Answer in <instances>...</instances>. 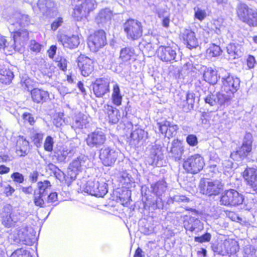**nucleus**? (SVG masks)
<instances>
[{
	"label": "nucleus",
	"instance_id": "nucleus-49",
	"mask_svg": "<svg viewBox=\"0 0 257 257\" xmlns=\"http://www.w3.org/2000/svg\"><path fill=\"white\" fill-rule=\"evenodd\" d=\"M11 177L13 181L18 184H22L24 181V177L23 175L18 172H16L11 174Z\"/></svg>",
	"mask_w": 257,
	"mask_h": 257
},
{
	"label": "nucleus",
	"instance_id": "nucleus-30",
	"mask_svg": "<svg viewBox=\"0 0 257 257\" xmlns=\"http://www.w3.org/2000/svg\"><path fill=\"white\" fill-rule=\"evenodd\" d=\"M111 101L116 106H119L122 104V95L121 94L120 89L117 84H115L113 86Z\"/></svg>",
	"mask_w": 257,
	"mask_h": 257
},
{
	"label": "nucleus",
	"instance_id": "nucleus-13",
	"mask_svg": "<svg viewBox=\"0 0 257 257\" xmlns=\"http://www.w3.org/2000/svg\"><path fill=\"white\" fill-rule=\"evenodd\" d=\"M87 193L98 197H103L107 192L106 185L94 180L88 181L84 187Z\"/></svg>",
	"mask_w": 257,
	"mask_h": 257
},
{
	"label": "nucleus",
	"instance_id": "nucleus-32",
	"mask_svg": "<svg viewBox=\"0 0 257 257\" xmlns=\"http://www.w3.org/2000/svg\"><path fill=\"white\" fill-rule=\"evenodd\" d=\"M223 22V20L221 18L213 19L211 23L210 31L217 35H220L224 28Z\"/></svg>",
	"mask_w": 257,
	"mask_h": 257
},
{
	"label": "nucleus",
	"instance_id": "nucleus-1",
	"mask_svg": "<svg viewBox=\"0 0 257 257\" xmlns=\"http://www.w3.org/2000/svg\"><path fill=\"white\" fill-rule=\"evenodd\" d=\"M235 13L237 19L250 28L257 27V8L243 2L238 4Z\"/></svg>",
	"mask_w": 257,
	"mask_h": 257
},
{
	"label": "nucleus",
	"instance_id": "nucleus-15",
	"mask_svg": "<svg viewBox=\"0 0 257 257\" xmlns=\"http://www.w3.org/2000/svg\"><path fill=\"white\" fill-rule=\"evenodd\" d=\"M81 160L77 158L70 164L66 174H64V183L68 186L76 179L79 172L81 171Z\"/></svg>",
	"mask_w": 257,
	"mask_h": 257
},
{
	"label": "nucleus",
	"instance_id": "nucleus-38",
	"mask_svg": "<svg viewBox=\"0 0 257 257\" xmlns=\"http://www.w3.org/2000/svg\"><path fill=\"white\" fill-rule=\"evenodd\" d=\"M217 104L220 106L228 105L232 97V95L229 94H223L220 92H217Z\"/></svg>",
	"mask_w": 257,
	"mask_h": 257
},
{
	"label": "nucleus",
	"instance_id": "nucleus-42",
	"mask_svg": "<svg viewBox=\"0 0 257 257\" xmlns=\"http://www.w3.org/2000/svg\"><path fill=\"white\" fill-rule=\"evenodd\" d=\"M54 145L53 139L50 136H47L44 141V149L46 151L51 152L53 151Z\"/></svg>",
	"mask_w": 257,
	"mask_h": 257
},
{
	"label": "nucleus",
	"instance_id": "nucleus-41",
	"mask_svg": "<svg viewBox=\"0 0 257 257\" xmlns=\"http://www.w3.org/2000/svg\"><path fill=\"white\" fill-rule=\"evenodd\" d=\"M2 224L7 228L12 227L14 224V221L11 213H7L2 217Z\"/></svg>",
	"mask_w": 257,
	"mask_h": 257
},
{
	"label": "nucleus",
	"instance_id": "nucleus-2",
	"mask_svg": "<svg viewBox=\"0 0 257 257\" xmlns=\"http://www.w3.org/2000/svg\"><path fill=\"white\" fill-rule=\"evenodd\" d=\"M123 30L129 40L135 41L141 39L143 35L144 26L137 19L128 18L123 24Z\"/></svg>",
	"mask_w": 257,
	"mask_h": 257
},
{
	"label": "nucleus",
	"instance_id": "nucleus-3",
	"mask_svg": "<svg viewBox=\"0 0 257 257\" xmlns=\"http://www.w3.org/2000/svg\"><path fill=\"white\" fill-rule=\"evenodd\" d=\"M73 1L76 2H81L80 4L75 6L72 13V18L77 22H80L87 19L90 13L94 11L97 6L95 0Z\"/></svg>",
	"mask_w": 257,
	"mask_h": 257
},
{
	"label": "nucleus",
	"instance_id": "nucleus-24",
	"mask_svg": "<svg viewBox=\"0 0 257 257\" xmlns=\"http://www.w3.org/2000/svg\"><path fill=\"white\" fill-rule=\"evenodd\" d=\"M157 124L160 133L168 138L175 136L179 129L177 124H172L167 120L158 122Z\"/></svg>",
	"mask_w": 257,
	"mask_h": 257
},
{
	"label": "nucleus",
	"instance_id": "nucleus-20",
	"mask_svg": "<svg viewBox=\"0 0 257 257\" xmlns=\"http://www.w3.org/2000/svg\"><path fill=\"white\" fill-rule=\"evenodd\" d=\"M184 152L185 147L183 141L178 138L174 139L169 151L171 158L175 161H179L182 159Z\"/></svg>",
	"mask_w": 257,
	"mask_h": 257
},
{
	"label": "nucleus",
	"instance_id": "nucleus-8",
	"mask_svg": "<svg viewBox=\"0 0 257 257\" xmlns=\"http://www.w3.org/2000/svg\"><path fill=\"white\" fill-rule=\"evenodd\" d=\"M120 153L109 147L102 148L99 150V158L101 163L106 167L112 166L119 157Z\"/></svg>",
	"mask_w": 257,
	"mask_h": 257
},
{
	"label": "nucleus",
	"instance_id": "nucleus-23",
	"mask_svg": "<svg viewBox=\"0 0 257 257\" xmlns=\"http://www.w3.org/2000/svg\"><path fill=\"white\" fill-rule=\"evenodd\" d=\"M180 39L186 47L190 49L196 48L198 45V39L195 33L190 29H185L180 35Z\"/></svg>",
	"mask_w": 257,
	"mask_h": 257
},
{
	"label": "nucleus",
	"instance_id": "nucleus-45",
	"mask_svg": "<svg viewBox=\"0 0 257 257\" xmlns=\"http://www.w3.org/2000/svg\"><path fill=\"white\" fill-rule=\"evenodd\" d=\"M211 235L209 232H205L203 234L199 236H195L194 240L195 242L199 243H203L205 242H209L211 240Z\"/></svg>",
	"mask_w": 257,
	"mask_h": 257
},
{
	"label": "nucleus",
	"instance_id": "nucleus-53",
	"mask_svg": "<svg viewBox=\"0 0 257 257\" xmlns=\"http://www.w3.org/2000/svg\"><path fill=\"white\" fill-rule=\"evenodd\" d=\"M22 117L25 121H27L31 125H34L35 123L36 120L34 117L29 112H25L23 113Z\"/></svg>",
	"mask_w": 257,
	"mask_h": 257
},
{
	"label": "nucleus",
	"instance_id": "nucleus-14",
	"mask_svg": "<svg viewBox=\"0 0 257 257\" xmlns=\"http://www.w3.org/2000/svg\"><path fill=\"white\" fill-rule=\"evenodd\" d=\"M91 85L93 94L97 98H102L110 92V82L107 78H96Z\"/></svg>",
	"mask_w": 257,
	"mask_h": 257
},
{
	"label": "nucleus",
	"instance_id": "nucleus-26",
	"mask_svg": "<svg viewBox=\"0 0 257 257\" xmlns=\"http://www.w3.org/2000/svg\"><path fill=\"white\" fill-rule=\"evenodd\" d=\"M136 54L135 49L131 47H125L120 51L119 59L122 63L129 62L131 60H135Z\"/></svg>",
	"mask_w": 257,
	"mask_h": 257
},
{
	"label": "nucleus",
	"instance_id": "nucleus-59",
	"mask_svg": "<svg viewBox=\"0 0 257 257\" xmlns=\"http://www.w3.org/2000/svg\"><path fill=\"white\" fill-rule=\"evenodd\" d=\"M49 2L52 3L53 6L55 5V4L53 2H51V0H38L37 5L40 10L44 9L47 8V4Z\"/></svg>",
	"mask_w": 257,
	"mask_h": 257
},
{
	"label": "nucleus",
	"instance_id": "nucleus-57",
	"mask_svg": "<svg viewBox=\"0 0 257 257\" xmlns=\"http://www.w3.org/2000/svg\"><path fill=\"white\" fill-rule=\"evenodd\" d=\"M63 23V19L62 17H58L54 20L51 24V29L53 31H56Z\"/></svg>",
	"mask_w": 257,
	"mask_h": 257
},
{
	"label": "nucleus",
	"instance_id": "nucleus-5",
	"mask_svg": "<svg viewBox=\"0 0 257 257\" xmlns=\"http://www.w3.org/2000/svg\"><path fill=\"white\" fill-rule=\"evenodd\" d=\"M205 165L203 157L199 154L189 156L183 163V168L188 174H196L201 171Z\"/></svg>",
	"mask_w": 257,
	"mask_h": 257
},
{
	"label": "nucleus",
	"instance_id": "nucleus-19",
	"mask_svg": "<svg viewBox=\"0 0 257 257\" xmlns=\"http://www.w3.org/2000/svg\"><path fill=\"white\" fill-rule=\"evenodd\" d=\"M102 113L105 120L110 123H116L120 118L119 110L112 105L105 104L102 108Z\"/></svg>",
	"mask_w": 257,
	"mask_h": 257
},
{
	"label": "nucleus",
	"instance_id": "nucleus-11",
	"mask_svg": "<svg viewBox=\"0 0 257 257\" xmlns=\"http://www.w3.org/2000/svg\"><path fill=\"white\" fill-rule=\"evenodd\" d=\"M239 79L230 73L222 78L221 90L226 94L233 96L239 89Z\"/></svg>",
	"mask_w": 257,
	"mask_h": 257
},
{
	"label": "nucleus",
	"instance_id": "nucleus-54",
	"mask_svg": "<svg viewBox=\"0 0 257 257\" xmlns=\"http://www.w3.org/2000/svg\"><path fill=\"white\" fill-rule=\"evenodd\" d=\"M42 45L35 40H32L30 44V48L31 51L35 53H39L41 51Z\"/></svg>",
	"mask_w": 257,
	"mask_h": 257
},
{
	"label": "nucleus",
	"instance_id": "nucleus-60",
	"mask_svg": "<svg viewBox=\"0 0 257 257\" xmlns=\"http://www.w3.org/2000/svg\"><path fill=\"white\" fill-rule=\"evenodd\" d=\"M57 47L55 45H52L50 48L48 50L47 53L48 54L49 57L51 59H53L56 53Z\"/></svg>",
	"mask_w": 257,
	"mask_h": 257
},
{
	"label": "nucleus",
	"instance_id": "nucleus-62",
	"mask_svg": "<svg viewBox=\"0 0 257 257\" xmlns=\"http://www.w3.org/2000/svg\"><path fill=\"white\" fill-rule=\"evenodd\" d=\"M226 213L227 216L232 221H236L238 219L237 214L233 211H227Z\"/></svg>",
	"mask_w": 257,
	"mask_h": 257
},
{
	"label": "nucleus",
	"instance_id": "nucleus-6",
	"mask_svg": "<svg viewBox=\"0 0 257 257\" xmlns=\"http://www.w3.org/2000/svg\"><path fill=\"white\" fill-rule=\"evenodd\" d=\"M87 44L91 51H98L107 44L106 32L102 29L94 31L88 35Z\"/></svg>",
	"mask_w": 257,
	"mask_h": 257
},
{
	"label": "nucleus",
	"instance_id": "nucleus-18",
	"mask_svg": "<svg viewBox=\"0 0 257 257\" xmlns=\"http://www.w3.org/2000/svg\"><path fill=\"white\" fill-rule=\"evenodd\" d=\"M106 141V135L101 131H95L89 133L85 139L86 144L90 148L103 146Z\"/></svg>",
	"mask_w": 257,
	"mask_h": 257
},
{
	"label": "nucleus",
	"instance_id": "nucleus-64",
	"mask_svg": "<svg viewBox=\"0 0 257 257\" xmlns=\"http://www.w3.org/2000/svg\"><path fill=\"white\" fill-rule=\"evenodd\" d=\"M134 257H145L144 252L143 249L138 247L135 251Z\"/></svg>",
	"mask_w": 257,
	"mask_h": 257
},
{
	"label": "nucleus",
	"instance_id": "nucleus-17",
	"mask_svg": "<svg viewBox=\"0 0 257 257\" xmlns=\"http://www.w3.org/2000/svg\"><path fill=\"white\" fill-rule=\"evenodd\" d=\"M241 176L246 185L257 194V169L247 167L241 173Z\"/></svg>",
	"mask_w": 257,
	"mask_h": 257
},
{
	"label": "nucleus",
	"instance_id": "nucleus-28",
	"mask_svg": "<svg viewBox=\"0 0 257 257\" xmlns=\"http://www.w3.org/2000/svg\"><path fill=\"white\" fill-rule=\"evenodd\" d=\"M112 13L108 10L104 9L101 10L95 18L96 24L100 26L110 22L112 18Z\"/></svg>",
	"mask_w": 257,
	"mask_h": 257
},
{
	"label": "nucleus",
	"instance_id": "nucleus-4",
	"mask_svg": "<svg viewBox=\"0 0 257 257\" xmlns=\"http://www.w3.org/2000/svg\"><path fill=\"white\" fill-rule=\"evenodd\" d=\"M223 188L224 184L222 181L217 179L202 178L199 184L200 192L209 197L219 195Z\"/></svg>",
	"mask_w": 257,
	"mask_h": 257
},
{
	"label": "nucleus",
	"instance_id": "nucleus-31",
	"mask_svg": "<svg viewBox=\"0 0 257 257\" xmlns=\"http://www.w3.org/2000/svg\"><path fill=\"white\" fill-rule=\"evenodd\" d=\"M69 153L68 149L64 148H60L55 151L53 158L58 163H64Z\"/></svg>",
	"mask_w": 257,
	"mask_h": 257
},
{
	"label": "nucleus",
	"instance_id": "nucleus-29",
	"mask_svg": "<svg viewBox=\"0 0 257 257\" xmlns=\"http://www.w3.org/2000/svg\"><path fill=\"white\" fill-rule=\"evenodd\" d=\"M47 193L38 191L34 193L33 200L35 206L40 208L47 207L46 203Z\"/></svg>",
	"mask_w": 257,
	"mask_h": 257
},
{
	"label": "nucleus",
	"instance_id": "nucleus-56",
	"mask_svg": "<svg viewBox=\"0 0 257 257\" xmlns=\"http://www.w3.org/2000/svg\"><path fill=\"white\" fill-rule=\"evenodd\" d=\"M256 249L252 246L246 248L244 251V257H257Z\"/></svg>",
	"mask_w": 257,
	"mask_h": 257
},
{
	"label": "nucleus",
	"instance_id": "nucleus-40",
	"mask_svg": "<svg viewBox=\"0 0 257 257\" xmlns=\"http://www.w3.org/2000/svg\"><path fill=\"white\" fill-rule=\"evenodd\" d=\"M10 257H32L28 250L20 248L13 251Z\"/></svg>",
	"mask_w": 257,
	"mask_h": 257
},
{
	"label": "nucleus",
	"instance_id": "nucleus-44",
	"mask_svg": "<svg viewBox=\"0 0 257 257\" xmlns=\"http://www.w3.org/2000/svg\"><path fill=\"white\" fill-rule=\"evenodd\" d=\"M205 102L210 106H214L217 104V94L210 93L204 99Z\"/></svg>",
	"mask_w": 257,
	"mask_h": 257
},
{
	"label": "nucleus",
	"instance_id": "nucleus-43",
	"mask_svg": "<svg viewBox=\"0 0 257 257\" xmlns=\"http://www.w3.org/2000/svg\"><path fill=\"white\" fill-rule=\"evenodd\" d=\"M184 226L186 230H189L191 232L195 231L196 228L194 219L190 218L188 220H185L184 221Z\"/></svg>",
	"mask_w": 257,
	"mask_h": 257
},
{
	"label": "nucleus",
	"instance_id": "nucleus-10",
	"mask_svg": "<svg viewBox=\"0 0 257 257\" xmlns=\"http://www.w3.org/2000/svg\"><path fill=\"white\" fill-rule=\"evenodd\" d=\"M76 62L80 74L83 77H88L94 72L95 67V61L85 55H80Z\"/></svg>",
	"mask_w": 257,
	"mask_h": 257
},
{
	"label": "nucleus",
	"instance_id": "nucleus-63",
	"mask_svg": "<svg viewBox=\"0 0 257 257\" xmlns=\"http://www.w3.org/2000/svg\"><path fill=\"white\" fill-rule=\"evenodd\" d=\"M39 174L36 171L33 172L30 175L29 178L32 182L35 183L37 182Z\"/></svg>",
	"mask_w": 257,
	"mask_h": 257
},
{
	"label": "nucleus",
	"instance_id": "nucleus-21",
	"mask_svg": "<svg viewBox=\"0 0 257 257\" xmlns=\"http://www.w3.org/2000/svg\"><path fill=\"white\" fill-rule=\"evenodd\" d=\"M30 95L33 102L36 104H43L51 100L49 92L41 88H33Z\"/></svg>",
	"mask_w": 257,
	"mask_h": 257
},
{
	"label": "nucleus",
	"instance_id": "nucleus-39",
	"mask_svg": "<svg viewBox=\"0 0 257 257\" xmlns=\"http://www.w3.org/2000/svg\"><path fill=\"white\" fill-rule=\"evenodd\" d=\"M55 62L60 70L63 72H66L67 70L68 61L65 57L61 56H58Z\"/></svg>",
	"mask_w": 257,
	"mask_h": 257
},
{
	"label": "nucleus",
	"instance_id": "nucleus-9",
	"mask_svg": "<svg viewBox=\"0 0 257 257\" xmlns=\"http://www.w3.org/2000/svg\"><path fill=\"white\" fill-rule=\"evenodd\" d=\"M214 252L221 255H231L236 253V242L233 239H224L214 244L212 246Z\"/></svg>",
	"mask_w": 257,
	"mask_h": 257
},
{
	"label": "nucleus",
	"instance_id": "nucleus-50",
	"mask_svg": "<svg viewBox=\"0 0 257 257\" xmlns=\"http://www.w3.org/2000/svg\"><path fill=\"white\" fill-rule=\"evenodd\" d=\"M194 18L200 22L203 21L207 17V14L204 10L198 9L194 13Z\"/></svg>",
	"mask_w": 257,
	"mask_h": 257
},
{
	"label": "nucleus",
	"instance_id": "nucleus-33",
	"mask_svg": "<svg viewBox=\"0 0 257 257\" xmlns=\"http://www.w3.org/2000/svg\"><path fill=\"white\" fill-rule=\"evenodd\" d=\"M14 43L29 39V32L26 29H19L13 32Z\"/></svg>",
	"mask_w": 257,
	"mask_h": 257
},
{
	"label": "nucleus",
	"instance_id": "nucleus-27",
	"mask_svg": "<svg viewBox=\"0 0 257 257\" xmlns=\"http://www.w3.org/2000/svg\"><path fill=\"white\" fill-rule=\"evenodd\" d=\"M219 78L217 71L211 68H207L203 72V80L210 85L216 84Z\"/></svg>",
	"mask_w": 257,
	"mask_h": 257
},
{
	"label": "nucleus",
	"instance_id": "nucleus-25",
	"mask_svg": "<svg viewBox=\"0 0 257 257\" xmlns=\"http://www.w3.org/2000/svg\"><path fill=\"white\" fill-rule=\"evenodd\" d=\"M14 76V72L9 67L3 66L0 68L1 84L4 85L10 84L12 82Z\"/></svg>",
	"mask_w": 257,
	"mask_h": 257
},
{
	"label": "nucleus",
	"instance_id": "nucleus-52",
	"mask_svg": "<svg viewBox=\"0 0 257 257\" xmlns=\"http://www.w3.org/2000/svg\"><path fill=\"white\" fill-rule=\"evenodd\" d=\"M245 62L247 67V69L249 70L253 69L256 63L255 57L251 55L247 56Z\"/></svg>",
	"mask_w": 257,
	"mask_h": 257
},
{
	"label": "nucleus",
	"instance_id": "nucleus-12",
	"mask_svg": "<svg viewBox=\"0 0 257 257\" xmlns=\"http://www.w3.org/2000/svg\"><path fill=\"white\" fill-rule=\"evenodd\" d=\"M252 143L251 135L250 133H247L244 136L241 145L237 150L231 153V156H238L241 160L246 158L252 151Z\"/></svg>",
	"mask_w": 257,
	"mask_h": 257
},
{
	"label": "nucleus",
	"instance_id": "nucleus-48",
	"mask_svg": "<svg viewBox=\"0 0 257 257\" xmlns=\"http://www.w3.org/2000/svg\"><path fill=\"white\" fill-rule=\"evenodd\" d=\"M44 134L43 133H37L31 137L32 142L34 145L38 146L42 143L43 139Z\"/></svg>",
	"mask_w": 257,
	"mask_h": 257
},
{
	"label": "nucleus",
	"instance_id": "nucleus-55",
	"mask_svg": "<svg viewBox=\"0 0 257 257\" xmlns=\"http://www.w3.org/2000/svg\"><path fill=\"white\" fill-rule=\"evenodd\" d=\"M51 184L49 181L45 180L43 182L40 181L38 183L39 191L45 192L46 189L50 188Z\"/></svg>",
	"mask_w": 257,
	"mask_h": 257
},
{
	"label": "nucleus",
	"instance_id": "nucleus-61",
	"mask_svg": "<svg viewBox=\"0 0 257 257\" xmlns=\"http://www.w3.org/2000/svg\"><path fill=\"white\" fill-rule=\"evenodd\" d=\"M15 189L10 185H7L4 190V193L7 196L12 195L15 192Z\"/></svg>",
	"mask_w": 257,
	"mask_h": 257
},
{
	"label": "nucleus",
	"instance_id": "nucleus-47",
	"mask_svg": "<svg viewBox=\"0 0 257 257\" xmlns=\"http://www.w3.org/2000/svg\"><path fill=\"white\" fill-rule=\"evenodd\" d=\"M193 97V94L190 93H187L186 94L185 102L182 104H180V107L183 109H186L187 110H190L193 107V103L191 102L190 103L188 102L189 100L191 97Z\"/></svg>",
	"mask_w": 257,
	"mask_h": 257
},
{
	"label": "nucleus",
	"instance_id": "nucleus-36",
	"mask_svg": "<svg viewBox=\"0 0 257 257\" xmlns=\"http://www.w3.org/2000/svg\"><path fill=\"white\" fill-rule=\"evenodd\" d=\"M226 51L229 56L233 59L239 57L240 51L237 48V46L233 43L229 44L226 47Z\"/></svg>",
	"mask_w": 257,
	"mask_h": 257
},
{
	"label": "nucleus",
	"instance_id": "nucleus-37",
	"mask_svg": "<svg viewBox=\"0 0 257 257\" xmlns=\"http://www.w3.org/2000/svg\"><path fill=\"white\" fill-rule=\"evenodd\" d=\"M145 132L142 128H136L131 134V139L137 143L142 141L145 137Z\"/></svg>",
	"mask_w": 257,
	"mask_h": 257
},
{
	"label": "nucleus",
	"instance_id": "nucleus-16",
	"mask_svg": "<svg viewBox=\"0 0 257 257\" xmlns=\"http://www.w3.org/2000/svg\"><path fill=\"white\" fill-rule=\"evenodd\" d=\"M156 53L157 57L166 63H172L175 60L177 56L176 48L171 45L160 46Z\"/></svg>",
	"mask_w": 257,
	"mask_h": 257
},
{
	"label": "nucleus",
	"instance_id": "nucleus-51",
	"mask_svg": "<svg viewBox=\"0 0 257 257\" xmlns=\"http://www.w3.org/2000/svg\"><path fill=\"white\" fill-rule=\"evenodd\" d=\"M57 200V194L56 192H51L46 196V203L47 207L51 206L53 203Z\"/></svg>",
	"mask_w": 257,
	"mask_h": 257
},
{
	"label": "nucleus",
	"instance_id": "nucleus-22",
	"mask_svg": "<svg viewBox=\"0 0 257 257\" xmlns=\"http://www.w3.org/2000/svg\"><path fill=\"white\" fill-rule=\"evenodd\" d=\"M58 41L64 48L69 49L76 48L80 44V39L78 35L68 36L61 34L58 36Z\"/></svg>",
	"mask_w": 257,
	"mask_h": 257
},
{
	"label": "nucleus",
	"instance_id": "nucleus-58",
	"mask_svg": "<svg viewBox=\"0 0 257 257\" xmlns=\"http://www.w3.org/2000/svg\"><path fill=\"white\" fill-rule=\"evenodd\" d=\"M120 204L124 207H128L131 200V197L128 195L123 196L122 195L119 197Z\"/></svg>",
	"mask_w": 257,
	"mask_h": 257
},
{
	"label": "nucleus",
	"instance_id": "nucleus-46",
	"mask_svg": "<svg viewBox=\"0 0 257 257\" xmlns=\"http://www.w3.org/2000/svg\"><path fill=\"white\" fill-rule=\"evenodd\" d=\"M186 141L188 145L192 147L197 146L198 144V138L194 134L188 135L186 137Z\"/></svg>",
	"mask_w": 257,
	"mask_h": 257
},
{
	"label": "nucleus",
	"instance_id": "nucleus-35",
	"mask_svg": "<svg viewBox=\"0 0 257 257\" xmlns=\"http://www.w3.org/2000/svg\"><path fill=\"white\" fill-rule=\"evenodd\" d=\"M88 123L87 116L83 113H78L75 118L73 125L76 128L82 129Z\"/></svg>",
	"mask_w": 257,
	"mask_h": 257
},
{
	"label": "nucleus",
	"instance_id": "nucleus-34",
	"mask_svg": "<svg viewBox=\"0 0 257 257\" xmlns=\"http://www.w3.org/2000/svg\"><path fill=\"white\" fill-rule=\"evenodd\" d=\"M207 55L211 58L218 57L222 53V50L219 45L212 43L206 50Z\"/></svg>",
	"mask_w": 257,
	"mask_h": 257
},
{
	"label": "nucleus",
	"instance_id": "nucleus-7",
	"mask_svg": "<svg viewBox=\"0 0 257 257\" xmlns=\"http://www.w3.org/2000/svg\"><path fill=\"white\" fill-rule=\"evenodd\" d=\"M243 195L233 189L225 190L219 197L220 204L225 206H238L243 203Z\"/></svg>",
	"mask_w": 257,
	"mask_h": 257
}]
</instances>
